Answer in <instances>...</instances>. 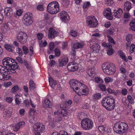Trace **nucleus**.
Listing matches in <instances>:
<instances>
[{"label":"nucleus","mask_w":135,"mask_h":135,"mask_svg":"<svg viewBox=\"0 0 135 135\" xmlns=\"http://www.w3.org/2000/svg\"><path fill=\"white\" fill-rule=\"evenodd\" d=\"M7 68L0 65V80H4L9 79L11 77L10 74L12 72L11 70L19 68L17 63L14 62L9 68Z\"/></svg>","instance_id":"2"},{"label":"nucleus","mask_w":135,"mask_h":135,"mask_svg":"<svg viewBox=\"0 0 135 135\" xmlns=\"http://www.w3.org/2000/svg\"><path fill=\"white\" fill-rule=\"evenodd\" d=\"M68 61V58L65 57L60 59L59 60V65L61 66H63L66 65Z\"/></svg>","instance_id":"24"},{"label":"nucleus","mask_w":135,"mask_h":135,"mask_svg":"<svg viewBox=\"0 0 135 135\" xmlns=\"http://www.w3.org/2000/svg\"><path fill=\"white\" fill-rule=\"evenodd\" d=\"M105 3L108 6H111L113 5L114 2L113 0H105Z\"/></svg>","instance_id":"41"},{"label":"nucleus","mask_w":135,"mask_h":135,"mask_svg":"<svg viewBox=\"0 0 135 135\" xmlns=\"http://www.w3.org/2000/svg\"><path fill=\"white\" fill-rule=\"evenodd\" d=\"M44 101L46 106L49 108H51L52 105V103L48 99H45L44 100Z\"/></svg>","instance_id":"30"},{"label":"nucleus","mask_w":135,"mask_h":135,"mask_svg":"<svg viewBox=\"0 0 135 135\" xmlns=\"http://www.w3.org/2000/svg\"><path fill=\"white\" fill-rule=\"evenodd\" d=\"M102 68L103 72L108 75L113 74L115 71V65L113 64H104L102 65Z\"/></svg>","instance_id":"3"},{"label":"nucleus","mask_w":135,"mask_h":135,"mask_svg":"<svg viewBox=\"0 0 135 135\" xmlns=\"http://www.w3.org/2000/svg\"><path fill=\"white\" fill-rule=\"evenodd\" d=\"M39 44L41 47L45 46L46 45H47V42L45 40L44 42L41 41H39Z\"/></svg>","instance_id":"46"},{"label":"nucleus","mask_w":135,"mask_h":135,"mask_svg":"<svg viewBox=\"0 0 135 135\" xmlns=\"http://www.w3.org/2000/svg\"><path fill=\"white\" fill-rule=\"evenodd\" d=\"M81 124L82 128L84 130H87L91 129L94 126L93 121L88 118L83 119L81 122Z\"/></svg>","instance_id":"6"},{"label":"nucleus","mask_w":135,"mask_h":135,"mask_svg":"<svg viewBox=\"0 0 135 135\" xmlns=\"http://www.w3.org/2000/svg\"><path fill=\"white\" fill-rule=\"evenodd\" d=\"M95 82L98 83H102L103 82V79L100 77L95 78Z\"/></svg>","instance_id":"45"},{"label":"nucleus","mask_w":135,"mask_h":135,"mask_svg":"<svg viewBox=\"0 0 135 135\" xmlns=\"http://www.w3.org/2000/svg\"><path fill=\"white\" fill-rule=\"evenodd\" d=\"M12 109L11 107L4 109L3 112V117L6 119L10 117L12 112Z\"/></svg>","instance_id":"16"},{"label":"nucleus","mask_w":135,"mask_h":135,"mask_svg":"<svg viewBox=\"0 0 135 135\" xmlns=\"http://www.w3.org/2000/svg\"><path fill=\"white\" fill-rule=\"evenodd\" d=\"M22 20L25 25L27 26H30L33 22L32 14L29 12L26 13L24 15Z\"/></svg>","instance_id":"5"},{"label":"nucleus","mask_w":135,"mask_h":135,"mask_svg":"<svg viewBox=\"0 0 135 135\" xmlns=\"http://www.w3.org/2000/svg\"><path fill=\"white\" fill-rule=\"evenodd\" d=\"M49 48L50 50H52L54 47V44L53 42H51L49 44Z\"/></svg>","instance_id":"56"},{"label":"nucleus","mask_w":135,"mask_h":135,"mask_svg":"<svg viewBox=\"0 0 135 135\" xmlns=\"http://www.w3.org/2000/svg\"><path fill=\"white\" fill-rule=\"evenodd\" d=\"M108 103L109 104V110H113L115 105V101L114 98L112 97L108 96Z\"/></svg>","instance_id":"12"},{"label":"nucleus","mask_w":135,"mask_h":135,"mask_svg":"<svg viewBox=\"0 0 135 135\" xmlns=\"http://www.w3.org/2000/svg\"><path fill=\"white\" fill-rule=\"evenodd\" d=\"M69 34L72 36L75 37L77 36V32L75 31L71 30L70 31Z\"/></svg>","instance_id":"44"},{"label":"nucleus","mask_w":135,"mask_h":135,"mask_svg":"<svg viewBox=\"0 0 135 135\" xmlns=\"http://www.w3.org/2000/svg\"><path fill=\"white\" fill-rule=\"evenodd\" d=\"M45 129V127L43 124L39 123H36L33 126L32 130L34 132L37 131L43 132Z\"/></svg>","instance_id":"9"},{"label":"nucleus","mask_w":135,"mask_h":135,"mask_svg":"<svg viewBox=\"0 0 135 135\" xmlns=\"http://www.w3.org/2000/svg\"><path fill=\"white\" fill-rule=\"evenodd\" d=\"M16 36L17 39L22 44H24L27 41L28 37L26 33L25 32H18Z\"/></svg>","instance_id":"7"},{"label":"nucleus","mask_w":135,"mask_h":135,"mask_svg":"<svg viewBox=\"0 0 135 135\" xmlns=\"http://www.w3.org/2000/svg\"><path fill=\"white\" fill-rule=\"evenodd\" d=\"M107 54L109 55H112L114 52V50L112 49V45L107 47Z\"/></svg>","instance_id":"33"},{"label":"nucleus","mask_w":135,"mask_h":135,"mask_svg":"<svg viewBox=\"0 0 135 135\" xmlns=\"http://www.w3.org/2000/svg\"><path fill=\"white\" fill-rule=\"evenodd\" d=\"M47 10L48 12L52 14L57 13L60 10L58 2L53 1L50 3L47 6Z\"/></svg>","instance_id":"4"},{"label":"nucleus","mask_w":135,"mask_h":135,"mask_svg":"<svg viewBox=\"0 0 135 135\" xmlns=\"http://www.w3.org/2000/svg\"><path fill=\"white\" fill-rule=\"evenodd\" d=\"M101 95L100 93H96L93 95V99L95 100H97L100 98Z\"/></svg>","instance_id":"35"},{"label":"nucleus","mask_w":135,"mask_h":135,"mask_svg":"<svg viewBox=\"0 0 135 135\" xmlns=\"http://www.w3.org/2000/svg\"><path fill=\"white\" fill-rule=\"evenodd\" d=\"M69 0H63L62 4L63 6L66 7L69 4Z\"/></svg>","instance_id":"43"},{"label":"nucleus","mask_w":135,"mask_h":135,"mask_svg":"<svg viewBox=\"0 0 135 135\" xmlns=\"http://www.w3.org/2000/svg\"><path fill=\"white\" fill-rule=\"evenodd\" d=\"M132 35L128 34L127 36L126 40L127 41L126 43L127 47H129V45L131 43V41L132 40Z\"/></svg>","instance_id":"29"},{"label":"nucleus","mask_w":135,"mask_h":135,"mask_svg":"<svg viewBox=\"0 0 135 135\" xmlns=\"http://www.w3.org/2000/svg\"><path fill=\"white\" fill-rule=\"evenodd\" d=\"M12 9L11 8L6 7L4 10L5 15L7 16L11 15L12 13Z\"/></svg>","instance_id":"25"},{"label":"nucleus","mask_w":135,"mask_h":135,"mask_svg":"<svg viewBox=\"0 0 135 135\" xmlns=\"http://www.w3.org/2000/svg\"><path fill=\"white\" fill-rule=\"evenodd\" d=\"M107 37L108 38V41L109 42L111 43H112L114 44H115V43L113 39L109 35H108Z\"/></svg>","instance_id":"48"},{"label":"nucleus","mask_w":135,"mask_h":135,"mask_svg":"<svg viewBox=\"0 0 135 135\" xmlns=\"http://www.w3.org/2000/svg\"><path fill=\"white\" fill-rule=\"evenodd\" d=\"M20 128L18 124L17 123L13 126V130L14 131L16 132L18 131Z\"/></svg>","instance_id":"52"},{"label":"nucleus","mask_w":135,"mask_h":135,"mask_svg":"<svg viewBox=\"0 0 135 135\" xmlns=\"http://www.w3.org/2000/svg\"><path fill=\"white\" fill-rule=\"evenodd\" d=\"M104 117L102 115H100L99 116L98 118V119L100 123H102L103 121Z\"/></svg>","instance_id":"63"},{"label":"nucleus","mask_w":135,"mask_h":135,"mask_svg":"<svg viewBox=\"0 0 135 135\" xmlns=\"http://www.w3.org/2000/svg\"><path fill=\"white\" fill-rule=\"evenodd\" d=\"M108 96L103 98L101 101L102 104V106L109 110V104L108 103Z\"/></svg>","instance_id":"20"},{"label":"nucleus","mask_w":135,"mask_h":135,"mask_svg":"<svg viewBox=\"0 0 135 135\" xmlns=\"http://www.w3.org/2000/svg\"><path fill=\"white\" fill-rule=\"evenodd\" d=\"M49 84L51 87L54 88L56 86V81L54 80L51 77L49 78Z\"/></svg>","instance_id":"28"},{"label":"nucleus","mask_w":135,"mask_h":135,"mask_svg":"<svg viewBox=\"0 0 135 135\" xmlns=\"http://www.w3.org/2000/svg\"><path fill=\"white\" fill-rule=\"evenodd\" d=\"M22 12L23 11L21 9H20L16 11V15L18 16H20L22 14Z\"/></svg>","instance_id":"58"},{"label":"nucleus","mask_w":135,"mask_h":135,"mask_svg":"<svg viewBox=\"0 0 135 135\" xmlns=\"http://www.w3.org/2000/svg\"><path fill=\"white\" fill-rule=\"evenodd\" d=\"M12 46V45L8 44H6L4 45L5 48L6 49L10 52H12L13 51Z\"/></svg>","instance_id":"36"},{"label":"nucleus","mask_w":135,"mask_h":135,"mask_svg":"<svg viewBox=\"0 0 135 135\" xmlns=\"http://www.w3.org/2000/svg\"><path fill=\"white\" fill-rule=\"evenodd\" d=\"M22 49L25 54L27 55L28 54L29 52V50L28 48L26 46H23L22 47Z\"/></svg>","instance_id":"40"},{"label":"nucleus","mask_w":135,"mask_h":135,"mask_svg":"<svg viewBox=\"0 0 135 135\" xmlns=\"http://www.w3.org/2000/svg\"><path fill=\"white\" fill-rule=\"evenodd\" d=\"M71 88L79 95H87L89 90L87 87L84 84L75 79H72L69 81Z\"/></svg>","instance_id":"1"},{"label":"nucleus","mask_w":135,"mask_h":135,"mask_svg":"<svg viewBox=\"0 0 135 135\" xmlns=\"http://www.w3.org/2000/svg\"><path fill=\"white\" fill-rule=\"evenodd\" d=\"M61 19L63 22L65 23L68 22L70 20V17L67 12L63 11L60 13Z\"/></svg>","instance_id":"14"},{"label":"nucleus","mask_w":135,"mask_h":135,"mask_svg":"<svg viewBox=\"0 0 135 135\" xmlns=\"http://www.w3.org/2000/svg\"><path fill=\"white\" fill-rule=\"evenodd\" d=\"M67 68L69 71L71 72H74L78 69V65L76 63L70 62L68 65Z\"/></svg>","instance_id":"13"},{"label":"nucleus","mask_w":135,"mask_h":135,"mask_svg":"<svg viewBox=\"0 0 135 135\" xmlns=\"http://www.w3.org/2000/svg\"><path fill=\"white\" fill-rule=\"evenodd\" d=\"M38 10L40 11H43L44 9V7L43 4H40L38 5L37 7Z\"/></svg>","instance_id":"42"},{"label":"nucleus","mask_w":135,"mask_h":135,"mask_svg":"<svg viewBox=\"0 0 135 135\" xmlns=\"http://www.w3.org/2000/svg\"><path fill=\"white\" fill-rule=\"evenodd\" d=\"M30 88V89H33L35 88V85L32 80H30L29 82Z\"/></svg>","instance_id":"38"},{"label":"nucleus","mask_w":135,"mask_h":135,"mask_svg":"<svg viewBox=\"0 0 135 135\" xmlns=\"http://www.w3.org/2000/svg\"><path fill=\"white\" fill-rule=\"evenodd\" d=\"M37 113L35 110L32 109H30L29 112V114L30 115L29 121L30 123H32L34 121V119Z\"/></svg>","instance_id":"18"},{"label":"nucleus","mask_w":135,"mask_h":135,"mask_svg":"<svg viewBox=\"0 0 135 135\" xmlns=\"http://www.w3.org/2000/svg\"><path fill=\"white\" fill-rule=\"evenodd\" d=\"M123 123L121 122H119L116 123L114 125L113 129L115 132L117 133H122L121 129L123 128L122 125H123Z\"/></svg>","instance_id":"11"},{"label":"nucleus","mask_w":135,"mask_h":135,"mask_svg":"<svg viewBox=\"0 0 135 135\" xmlns=\"http://www.w3.org/2000/svg\"><path fill=\"white\" fill-rule=\"evenodd\" d=\"M84 45V42H81L75 44L73 47L74 49H78L83 47Z\"/></svg>","instance_id":"27"},{"label":"nucleus","mask_w":135,"mask_h":135,"mask_svg":"<svg viewBox=\"0 0 135 135\" xmlns=\"http://www.w3.org/2000/svg\"><path fill=\"white\" fill-rule=\"evenodd\" d=\"M55 56L57 57L59 56L61 54V52L60 50L57 48H56L55 49Z\"/></svg>","instance_id":"47"},{"label":"nucleus","mask_w":135,"mask_h":135,"mask_svg":"<svg viewBox=\"0 0 135 135\" xmlns=\"http://www.w3.org/2000/svg\"><path fill=\"white\" fill-rule=\"evenodd\" d=\"M13 99L11 97H7L6 98V100L7 102L11 103L13 101Z\"/></svg>","instance_id":"61"},{"label":"nucleus","mask_w":135,"mask_h":135,"mask_svg":"<svg viewBox=\"0 0 135 135\" xmlns=\"http://www.w3.org/2000/svg\"><path fill=\"white\" fill-rule=\"evenodd\" d=\"M118 54L123 60H124L126 62H127L128 61V59L126 56L125 54L121 51L120 50L118 52Z\"/></svg>","instance_id":"31"},{"label":"nucleus","mask_w":135,"mask_h":135,"mask_svg":"<svg viewBox=\"0 0 135 135\" xmlns=\"http://www.w3.org/2000/svg\"><path fill=\"white\" fill-rule=\"evenodd\" d=\"M60 135H69L67 132L64 131H61L59 132Z\"/></svg>","instance_id":"64"},{"label":"nucleus","mask_w":135,"mask_h":135,"mask_svg":"<svg viewBox=\"0 0 135 135\" xmlns=\"http://www.w3.org/2000/svg\"><path fill=\"white\" fill-rule=\"evenodd\" d=\"M86 23L87 26L90 27H95L98 24V22L94 16H89L87 18Z\"/></svg>","instance_id":"8"},{"label":"nucleus","mask_w":135,"mask_h":135,"mask_svg":"<svg viewBox=\"0 0 135 135\" xmlns=\"http://www.w3.org/2000/svg\"><path fill=\"white\" fill-rule=\"evenodd\" d=\"M19 88L17 85L14 86L12 89L11 92L12 93H14L16 92L18 90Z\"/></svg>","instance_id":"50"},{"label":"nucleus","mask_w":135,"mask_h":135,"mask_svg":"<svg viewBox=\"0 0 135 135\" xmlns=\"http://www.w3.org/2000/svg\"><path fill=\"white\" fill-rule=\"evenodd\" d=\"M100 46L97 44H95L91 47V50L94 53H98L100 51Z\"/></svg>","instance_id":"22"},{"label":"nucleus","mask_w":135,"mask_h":135,"mask_svg":"<svg viewBox=\"0 0 135 135\" xmlns=\"http://www.w3.org/2000/svg\"><path fill=\"white\" fill-rule=\"evenodd\" d=\"M98 129L101 133L103 134L106 131V126H100L98 127Z\"/></svg>","instance_id":"34"},{"label":"nucleus","mask_w":135,"mask_h":135,"mask_svg":"<svg viewBox=\"0 0 135 135\" xmlns=\"http://www.w3.org/2000/svg\"><path fill=\"white\" fill-rule=\"evenodd\" d=\"M90 5V2H86L84 3L83 6L84 8H86L89 7Z\"/></svg>","instance_id":"57"},{"label":"nucleus","mask_w":135,"mask_h":135,"mask_svg":"<svg viewBox=\"0 0 135 135\" xmlns=\"http://www.w3.org/2000/svg\"><path fill=\"white\" fill-rule=\"evenodd\" d=\"M135 48V45L133 44H132L130 46L129 50V52L130 54H132L134 52Z\"/></svg>","instance_id":"51"},{"label":"nucleus","mask_w":135,"mask_h":135,"mask_svg":"<svg viewBox=\"0 0 135 135\" xmlns=\"http://www.w3.org/2000/svg\"><path fill=\"white\" fill-rule=\"evenodd\" d=\"M107 91L110 94H113L114 95L116 94V93L114 92L112 89L110 88H108L107 89Z\"/></svg>","instance_id":"62"},{"label":"nucleus","mask_w":135,"mask_h":135,"mask_svg":"<svg viewBox=\"0 0 135 135\" xmlns=\"http://www.w3.org/2000/svg\"><path fill=\"white\" fill-rule=\"evenodd\" d=\"M2 29L3 32L8 34L11 32L12 28L11 27L10 24L7 23H5L3 25Z\"/></svg>","instance_id":"19"},{"label":"nucleus","mask_w":135,"mask_h":135,"mask_svg":"<svg viewBox=\"0 0 135 135\" xmlns=\"http://www.w3.org/2000/svg\"><path fill=\"white\" fill-rule=\"evenodd\" d=\"M84 112H80L78 114V117L80 119H81L84 117Z\"/></svg>","instance_id":"59"},{"label":"nucleus","mask_w":135,"mask_h":135,"mask_svg":"<svg viewBox=\"0 0 135 135\" xmlns=\"http://www.w3.org/2000/svg\"><path fill=\"white\" fill-rule=\"evenodd\" d=\"M127 99L129 103L131 104H133L134 103L133 99L131 95H128L127 96Z\"/></svg>","instance_id":"39"},{"label":"nucleus","mask_w":135,"mask_h":135,"mask_svg":"<svg viewBox=\"0 0 135 135\" xmlns=\"http://www.w3.org/2000/svg\"><path fill=\"white\" fill-rule=\"evenodd\" d=\"M20 128H22L25 126V123L24 122H21L17 123Z\"/></svg>","instance_id":"55"},{"label":"nucleus","mask_w":135,"mask_h":135,"mask_svg":"<svg viewBox=\"0 0 135 135\" xmlns=\"http://www.w3.org/2000/svg\"><path fill=\"white\" fill-rule=\"evenodd\" d=\"M131 8V4L130 2L127 1L124 3V9L125 11H129Z\"/></svg>","instance_id":"26"},{"label":"nucleus","mask_w":135,"mask_h":135,"mask_svg":"<svg viewBox=\"0 0 135 135\" xmlns=\"http://www.w3.org/2000/svg\"><path fill=\"white\" fill-rule=\"evenodd\" d=\"M103 13V15L109 20H111L113 19V17L112 15L111 10L110 8H105Z\"/></svg>","instance_id":"15"},{"label":"nucleus","mask_w":135,"mask_h":135,"mask_svg":"<svg viewBox=\"0 0 135 135\" xmlns=\"http://www.w3.org/2000/svg\"><path fill=\"white\" fill-rule=\"evenodd\" d=\"M14 62V60L9 57H6L2 60L3 64L4 66H6V67H7V68H9Z\"/></svg>","instance_id":"10"},{"label":"nucleus","mask_w":135,"mask_h":135,"mask_svg":"<svg viewBox=\"0 0 135 135\" xmlns=\"http://www.w3.org/2000/svg\"><path fill=\"white\" fill-rule=\"evenodd\" d=\"M104 80L106 83L108 84L113 82V80L112 78L109 77H107L105 78Z\"/></svg>","instance_id":"37"},{"label":"nucleus","mask_w":135,"mask_h":135,"mask_svg":"<svg viewBox=\"0 0 135 135\" xmlns=\"http://www.w3.org/2000/svg\"><path fill=\"white\" fill-rule=\"evenodd\" d=\"M58 32L52 28H50L49 30L48 37L50 39H51L55 37L58 35Z\"/></svg>","instance_id":"17"},{"label":"nucleus","mask_w":135,"mask_h":135,"mask_svg":"<svg viewBox=\"0 0 135 135\" xmlns=\"http://www.w3.org/2000/svg\"><path fill=\"white\" fill-rule=\"evenodd\" d=\"M98 86L100 89L103 91H105L106 90V88L105 85L103 84H100Z\"/></svg>","instance_id":"49"},{"label":"nucleus","mask_w":135,"mask_h":135,"mask_svg":"<svg viewBox=\"0 0 135 135\" xmlns=\"http://www.w3.org/2000/svg\"><path fill=\"white\" fill-rule=\"evenodd\" d=\"M114 16L116 18H120L123 13L122 10L120 8L117 10H114L113 12Z\"/></svg>","instance_id":"23"},{"label":"nucleus","mask_w":135,"mask_h":135,"mask_svg":"<svg viewBox=\"0 0 135 135\" xmlns=\"http://www.w3.org/2000/svg\"><path fill=\"white\" fill-rule=\"evenodd\" d=\"M123 128L121 129V131L122 133L126 132L127 131L128 129V124L125 123H123V125H122Z\"/></svg>","instance_id":"32"},{"label":"nucleus","mask_w":135,"mask_h":135,"mask_svg":"<svg viewBox=\"0 0 135 135\" xmlns=\"http://www.w3.org/2000/svg\"><path fill=\"white\" fill-rule=\"evenodd\" d=\"M16 51L17 53H18L20 56H21L22 55L23 52L21 49L19 48H16Z\"/></svg>","instance_id":"54"},{"label":"nucleus","mask_w":135,"mask_h":135,"mask_svg":"<svg viewBox=\"0 0 135 135\" xmlns=\"http://www.w3.org/2000/svg\"><path fill=\"white\" fill-rule=\"evenodd\" d=\"M111 45L109 43H108L107 44L106 43L104 42L102 43V46L104 47H106L107 49V47L109 46V45Z\"/></svg>","instance_id":"60"},{"label":"nucleus","mask_w":135,"mask_h":135,"mask_svg":"<svg viewBox=\"0 0 135 135\" xmlns=\"http://www.w3.org/2000/svg\"><path fill=\"white\" fill-rule=\"evenodd\" d=\"M62 115L64 117H66L68 114V112L64 109L61 110V111Z\"/></svg>","instance_id":"53"},{"label":"nucleus","mask_w":135,"mask_h":135,"mask_svg":"<svg viewBox=\"0 0 135 135\" xmlns=\"http://www.w3.org/2000/svg\"><path fill=\"white\" fill-rule=\"evenodd\" d=\"M88 74L89 76L93 78L96 74L95 68L93 67L91 68H88L87 70Z\"/></svg>","instance_id":"21"}]
</instances>
